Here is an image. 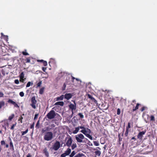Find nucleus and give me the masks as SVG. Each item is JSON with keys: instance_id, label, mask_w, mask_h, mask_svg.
<instances>
[{"instance_id": "obj_1", "label": "nucleus", "mask_w": 157, "mask_h": 157, "mask_svg": "<svg viewBox=\"0 0 157 157\" xmlns=\"http://www.w3.org/2000/svg\"><path fill=\"white\" fill-rule=\"evenodd\" d=\"M79 128L82 129L80 131V132L83 133L86 136L89 138L90 140H93V137L90 135L91 132L90 130L88 128H85L84 126H79Z\"/></svg>"}, {"instance_id": "obj_2", "label": "nucleus", "mask_w": 157, "mask_h": 157, "mask_svg": "<svg viewBox=\"0 0 157 157\" xmlns=\"http://www.w3.org/2000/svg\"><path fill=\"white\" fill-rule=\"evenodd\" d=\"M53 138V133L51 132H48L44 133V139L46 141L51 140Z\"/></svg>"}, {"instance_id": "obj_3", "label": "nucleus", "mask_w": 157, "mask_h": 157, "mask_svg": "<svg viewBox=\"0 0 157 157\" xmlns=\"http://www.w3.org/2000/svg\"><path fill=\"white\" fill-rule=\"evenodd\" d=\"M74 102V104L72 103H70L69 104V109H71V110L72 114L71 115L70 117H72L74 113L76 112V104L75 103V101H72Z\"/></svg>"}, {"instance_id": "obj_4", "label": "nucleus", "mask_w": 157, "mask_h": 157, "mask_svg": "<svg viewBox=\"0 0 157 157\" xmlns=\"http://www.w3.org/2000/svg\"><path fill=\"white\" fill-rule=\"evenodd\" d=\"M75 138L77 142L79 143L83 142L82 140L85 138L84 136L81 133L78 134L75 136Z\"/></svg>"}, {"instance_id": "obj_5", "label": "nucleus", "mask_w": 157, "mask_h": 157, "mask_svg": "<svg viewBox=\"0 0 157 157\" xmlns=\"http://www.w3.org/2000/svg\"><path fill=\"white\" fill-rule=\"evenodd\" d=\"M56 116L55 112L53 110H52L47 114V117L48 119H52L54 118Z\"/></svg>"}, {"instance_id": "obj_6", "label": "nucleus", "mask_w": 157, "mask_h": 157, "mask_svg": "<svg viewBox=\"0 0 157 157\" xmlns=\"http://www.w3.org/2000/svg\"><path fill=\"white\" fill-rule=\"evenodd\" d=\"M71 76V82L72 84L75 86H77L78 83H77L76 82H81V80L77 78H75L74 77Z\"/></svg>"}, {"instance_id": "obj_7", "label": "nucleus", "mask_w": 157, "mask_h": 157, "mask_svg": "<svg viewBox=\"0 0 157 157\" xmlns=\"http://www.w3.org/2000/svg\"><path fill=\"white\" fill-rule=\"evenodd\" d=\"M31 103L30 104L31 106L34 109H35L36 108V103L37 101L35 99V97H33L31 99Z\"/></svg>"}, {"instance_id": "obj_8", "label": "nucleus", "mask_w": 157, "mask_h": 157, "mask_svg": "<svg viewBox=\"0 0 157 157\" xmlns=\"http://www.w3.org/2000/svg\"><path fill=\"white\" fill-rule=\"evenodd\" d=\"M60 144L58 141H56L53 146V149L55 151H57L60 147Z\"/></svg>"}, {"instance_id": "obj_9", "label": "nucleus", "mask_w": 157, "mask_h": 157, "mask_svg": "<svg viewBox=\"0 0 157 157\" xmlns=\"http://www.w3.org/2000/svg\"><path fill=\"white\" fill-rule=\"evenodd\" d=\"M146 132V131L145 130L144 131L140 132H139L137 136V138L140 140H142L143 139V135L145 134Z\"/></svg>"}, {"instance_id": "obj_10", "label": "nucleus", "mask_w": 157, "mask_h": 157, "mask_svg": "<svg viewBox=\"0 0 157 157\" xmlns=\"http://www.w3.org/2000/svg\"><path fill=\"white\" fill-rule=\"evenodd\" d=\"M147 120H145V122L146 123H148V119L149 118H150V121H154L155 120V118L154 116L153 115H151L150 117L149 115H147Z\"/></svg>"}, {"instance_id": "obj_11", "label": "nucleus", "mask_w": 157, "mask_h": 157, "mask_svg": "<svg viewBox=\"0 0 157 157\" xmlns=\"http://www.w3.org/2000/svg\"><path fill=\"white\" fill-rule=\"evenodd\" d=\"M52 129V128L48 127H46L42 129L41 131V133L43 134L45 132H48L49 131H50Z\"/></svg>"}, {"instance_id": "obj_12", "label": "nucleus", "mask_w": 157, "mask_h": 157, "mask_svg": "<svg viewBox=\"0 0 157 157\" xmlns=\"http://www.w3.org/2000/svg\"><path fill=\"white\" fill-rule=\"evenodd\" d=\"M8 102L9 103L11 104H12L14 105V107L16 108H18L19 107V105L17 104L15 101H13L12 100L9 99L8 101Z\"/></svg>"}, {"instance_id": "obj_13", "label": "nucleus", "mask_w": 157, "mask_h": 157, "mask_svg": "<svg viewBox=\"0 0 157 157\" xmlns=\"http://www.w3.org/2000/svg\"><path fill=\"white\" fill-rule=\"evenodd\" d=\"M43 153L47 157H48L49 156V153L48 151V149L46 147L44 148L43 150Z\"/></svg>"}, {"instance_id": "obj_14", "label": "nucleus", "mask_w": 157, "mask_h": 157, "mask_svg": "<svg viewBox=\"0 0 157 157\" xmlns=\"http://www.w3.org/2000/svg\"><path fill=\"white\" fill-rule=\"evenodd\" d=\"M88 97L90 99L94 102L96 104H97V101L91 95L88 94L87 95Z\"/></svg>"}, {"instance_id": "obj_15", "label": "nucleus", "mask_w": 157, "mask_h": 157, "mask_svg": "<svg viewBox=\"0 0 157 157\" xmlns=\"http://www.w3.org/2000/svg\"><path fill=\"white\" fill-rule=\"evenodd\" d=\"M9 140H10V149H12L13 151H14V146L13 144V143L12 142L11 139V138H10Z\"/></svg>"}, {"instance_id": "obj_16", "label": "nucleus", "mask_w": 157, "mask_h": 157, "mask_svg": "<svg viewBox=\"0 0 157 157\" xmlns=\"http://www.w3.org/2000/svg\"><path fill=\"white\" fill-rule=\"evenodd\" d=\"M69 155V148H67V151H66V152L62 154L61 155V157H65L67 155Z\"/></svg>"}, {"instance_id": "obj_17", "label": "nucleus", "mask_w": 157, "mask_h": 157, "mask_svg": "<svg viewBox=\"0 0 157 157\" xmlns=\"http://www.w3.org/2000/svg\"><path fill=\"white\" fill-rule=\"evenodd\" d=\"M64 95H62L60 97H58L55 98V100L56 101H58L59 100H62L64 98Z\"/></svg>"}, {"instance_id": "obj_18", "label": "nucleus", "mask_w": 157, "mask_h": 157, "mask_svg": "<svg viewBox=\"0 0 157 157\" xmlns=\"http://www.w3.org/2000/svg\"><path fill=\"white\" fill-rule=\"evenodd\" d=\"M64 102L63 101H58L56 102L55 104V105H60L62 106H63Z\"/></svg>"}, {"instance_id": "obj_19", "label": "nucleus", "mask_w": 157, "mask_h": 157, "mask_svg": "<svg viewBox=\"0 0 157 157\" xmlns=\"http://www.w3.org/2000/svg\"><path fill=\"white\" fill-rule=\"evenodd\" d=\"M140 105V104H139L138 103H137L136 104V107L135 108H133V109L132 110V111L134 112V111L136 110L137 109H138L139 106Z\"/></svg>"}, {"instance_id": "obj_20", "label": "nucleus", "mask_w": 157, "mask_h": 157, "mask_svg": "<svg viewBox=\"0 0 157 157\" xmlns=\"http://www.w3.org/2000/svg\"><path fill=\"white\" fill-rule=\"evenodd\" d=\"M79 130V129L78 127H76L75 128V130L73 131L72 132L74 134H76L78 132Z\"/></svg>"}, {"instance_id": "obj_21", "label": "nucleus", "mask_w": 157, "mask_h": 157, "mask_svg": "<svg viewBox=\"0 0 157 157\" xmlns=\"http://www.w3.org/2000/svg\"><path fill=\"white\" fill-rule=\"evenodd\" d=\"M44 87H43L41 88V89H40L39 90V94H43V93H44Z\"/></svg>"}, {"instance_id": "obj_22", "label": "nucleus", "mask_w": 157, "mask_h": 157, "mask_svg": "<svg viewBox=\"0 0 157 157\" xmlns=\"http://www.w3.org/2000/svg\"><path fill=\"white\" fill-rule=\"evenodd\" d=\"M95 153L96 155H98V156H100L101 154V151L98 150L95 151Z\"/></svg>"}, {"instance_id": "obj_23", "label": "nucleus", "mask_w": 157, "mask_h": 157, "mask_svg": "<svg viewBox=\"0 0 157 157\" xmlns=\"http://www.w3.org/2000/svg\"><path fill=\"white\" fill-rule=\"evenodd\" d=\"M14 115L13 114H12L11 115L9 116L8 118V120L11 121L12 120V119L14 117Z\"/></svg>"}, {"instance_id": "obj_24", "label": "nucleus", "mask_w": 157, "mask_h": 157, "mask_svg": "<svg viewBox=\"0 0 157 157\" xmlns=\"http://www.w3.org/2000/svg\"><path fill=\"white\" fill-rule=\"evenodd\" d=\"M22 53L23 55L24 56H27L29 55V54L26 52V50H25V51H22Z\"/></svg>"}, {"instance_id": "obj_25", "label": "nucleus", "mask_w": 157, "mask_h": 157, "mask_svg": "<svg viewBox=\"0 0 157 157\" xmlns=\"http://www.w3.org/2000/svg\"><path fill=\"white\" fill-rule=\"evenodd\" d=\"M28 131V129H27L25 131L22 132L21 133H22L21 136H24L25 134H26L27 133Z\"/></svg>"}, {"instance_id": "obj_26", "label": "nucleus", "mask_w": 157, "mask_h": 157, "mask_svg": "<svg viewBox=\"0 0 157 157\" xmlns=\"http://www.w3.org/2000/svg\"><path fill=\"white\" fill-rule=\"evenodd\" d=\"M74 157H86L84 156V155L82 154H78L75 155Z\"/></svg>"}, {"instance_id": "obj_27", "label": "nucleus", "mask_w": 157, "mask_h": 157, "mask_svg": "<svg viewBox=\"0 0 157 157\" xmlns=\"http://www.w3.org/2000/svg\"><path fill=\"white\" fill-rule=\"evenodd\" d=\"M77 147V145L76 143L73 144L71 146V149L73 150L74 149Z\"/></svg>"}, {"instance_id": "obj_28", "label": "nucleus", "mask_w": 157, "mask_h": 157, "mask_svg": "<svg viewBox=\"0 0 157 157\" xmlns=\"http://www.w3.org/2000/svg\"><path fill=\"white\" fill-rule=\"evenodd\" d=\"M76 152L75 151H73L70 155H69V156L70 157H73L75 154Z\"/></svg>"}, {"instance_id": "obj_29", "label": "nucleus", "mask_w": 157, "mask_h": 157, "mask_svg": "<svg viewBox=\"0 0 157 157\" xmlns=\"http://www.w3.org/2000/svg\"><path fill=\"white\" fill-rule=\"evenodd\" d=\"M93 143L96 146H98L99 145V144L98 141H94Z\"/></svg>"}, {"instance_id": "obj_30", "label": "nucleus", "mask_w": 157, "mask_h": 157, "mask_svg": "<svg viewBox=\"0 0 157 157\" xmlns=\"http://www.w3.org/2000/svg\"><path fill=\"white\" fill-rule=\"evenodd\" d=\"M118 142H121L122 141V138L120 134H119L118 135Z\"/></svg>"}, {"instance_id": "obj_31", "label": "nucleus", "mask_w": 157, "mask_h": 157, "mask_svg": "<svg viewBox=\"0 0 157 157\" xmlns=\"http://www.w3.org/2000/svg\"><path fill=\"white\" fill-rule=\"evenodd\" d=\"M24 74L23 72H22L19 75V78H24Z\"/></svg>"}, {"instance_id": "obj_32", "label": "nucleus", "mask_w": 157, "mask_h": 157, "mask_svg": "<svg viewBox=\"0 0 157 157\" xmlns=\"http://www.w3.org/2000/svg\"><path fill=\"white\" fill-rule=\"evenodd\" d=\"M25 61H26L25 62L26 63H30V57H27L26 58V59L25 60Z\"/></svg>"}, {"instance_id": "obj_33", "label": "nucleus", "mask_w": 157, "mask_h": 157, "mask_svg": "<svg viewBox=\"0 0 157 157\" xmlns=\"http://www.w3.org/2000/svg\"><path fill=\"white\" fill-rule=\"evenodd\" d=\"M64 97L67 100H69V93L66 94L64 96Z\"/></svg>"}, {"instance_id": "obj_34", "label": "nucleus", "mask_w": 157, "mask_h": 157, "mask_svg": "<svg viewBox=\"0 0 157 157\" xmlns=\"http://www.w3.org/2000/svg\"><path fill=\"white\" fill-rule=\"evenodd\" d=\"M128 130H128V128L127 129H126L125 132V134H124V135L126 137L128 136Z\"/></svg>"}, {"instance_id": "obj_35", "label": "nucleus", "mask_w": 157, "mask_h": 157, "mask_svg": "<svg viewBox=\"0 0 157 157\" xmlns=\"http://www.w3.org/2000/svg\"><path fill=\"white\" fill-rule=\"evenodd\" d=\"M42 84V81H40L37 84V86L36 88L38 87H40Z\"/></svg>"}, {"instance_id": "obj_36", "label": "nucleus", "mask_w": 157, "mask_h": 157, "mask_svg": "<svg viewBox=\"0 0 157 157\" xmlns=\"http://www.w3.org/2000/svg\"><path fill=\"white\" fill-rule=\"evenodd\" d=\"M78 115L82 119L84 118V115L82 113H78Z\"/></svg>"}, {"instance_id": "obj_37", "label": "nucleus", "mask_w": 157, "mask_h": 157, "mask_svg": "<svg viewBox=\"0 0 157 157\" xmlns=\"http://www.w3.org/2000/svg\"><path fill=\"white\" fill-rule=\"evenodd\" d=\"M25 79V78H20V81L21 82H24Z\"/></svg>"}, {"instance_id": "obj_38", "label": "nucleus", "mask_w": 157, "mask_h": 157, "mask_svg": "<svg viewBox=\"0 0 157 157\" xmlns=\"http://www.w3.org/2000/svg\"><path fill=\"white\" fill-rule=\"evenodd\" d=\"M36 127L37 128H39V121L37 122L36 125Z\"/></svg>"}, {"instance_id": "obj_39", "label": "nucleus", "mask_w": 157, "mask_h": 157, "mask_svg": "<svg viewBox=\"0 0 157 157\" xmlns=\"http://www.w3.org/2000/svg\"><path fill=\"white\" fill-rule=\"evenodd\" d=\"M23 119V117H22V116H21L20 117L18 120L19 121H20L21 122V123H22V119Z\"/></svg>"}, {"instance_id": "obj_40", "label": "nucleus", "mask_w": 157, "mask_h": 157, "mask_svg": "<svg viewBox=\"0 0 157 157\" xmlns=\"http://www.w3.org/2000/svg\"><path fill=\"white\" fill-rule=\"evenodd\" d=\"M16 123L15 124H13V125L11 126L10 129L11 130H13L14 129V127L16 125Z\"/></svg>"}, {"instance_id": "obj_41", "label": "nucleus", "mask_w": 157, "mask_h": 157, "mask_svg": "<svg viewBox=\"0 0 157 157\" xmlns=\"http://www.w3.org/2000/svg\"><path fill=\"white\" fill-rule=\"evenodd\" d=\"M131 128V124L130 123L128 122V126L126 128V129H127L129 130V128Z\"/></svg>"}, {"instance_id": "obj_42", "label": "nucleus", "mask_w": 157, "mask_h": 157, "mask_svg": "<svg viewBox=\"0 0 157 157\" xmlns=\"http://www.w3.org/2000/svg\"><path fill=\"white\" fill-rule=\"evenodd\" d=\"M19 95L21 97H23L24 96V94L23 92H21L20 93Z\"/></svg>"}, {"instance_id": "obj_43", "label": "nucleus", "mask_w": 157, "mask_h": 157, "mask_svg": "<svg viewBox=\"0 0 157 157\" xmlns=\"http://www.w3.org/2000/svg\"><path fill=\"white\" fill-rule=\"evenodd\" d=\"M43 65L44 66H46L47 65H48V64H47V62L46 61H44V62H43Z\"/></svg>"}, {"instance_id": "obj_44", "label": "nucleus", "mask_w": 157, "mask_h": 157, "mask_svg": "<svg viewBox=\"0 0 157 157\" xmlns=\"http://www.w3.org/2000/svg\"><path fill=\"white\" fill-rule=\"evenodd\" d=\"M1 145H5L6 144L4 140H2L1 141Z\"/></svg>"}, {"instance_id": "obj_45", "label": "nucleus", "mask_w": 157, "mask_h": 157, "mask_svg": "<svg viewBox=\"0 0 157 157\" xmlns=\"http://www.w3.org/2000/svg\"><path fill=\"white\" fill-rule=\"evenodd\" d=\"M31 84V82H28L26 85V87H29L30 86Z\"/></svg>"}, {"instance_id": "obj_46", "label": "nucleus", "mask_w": 157, "mask_h": 157, "mask_svg": "<svg viewBox=\"0 0 157 157\" xmlns=\"http://www.w3.org/2000/svg\"><path fill=\"white\" fill-rule=\"evenodd\" d=\"M146 107L145 106L143 107L140 109V111L142 112L144 110H145L146 109Z\"/></svg>"}, {"instance_id": "obj_47", "label": "nucleus", "mask_w": 157, "mask_h": 157, "mask_svg": "<svg viewBox=\"0 0 157 157\" xmlns=\"http://www.w3.org/2000/svg\"><path fill=\"white\" fill-rule=\"evenodd\" d=\"M121 113V110L120 109L118 108L117 109V115L120 114Z\"/></svg>"}, {"instance_id": "obj_48", "label": "nucleus", "mask_w": 157, "mask_h": 157, "mask_svg": "<svg viewBox=\"0 0 157 157\" xmlns=\"http://www.w3.org/2000/svg\"><path fill=\"white\" fill-rule=\"evenodd\" d=\"M14 82L16 84H18L19 83V80L18 79H15L14 80Z\"/></svg>"}, {"instance_id": "obj_49", "label": "nucleus", "mask_w": 157, "mask_h": 157, "mask_svg": "<svg viewBox=\"0 0 157 157\" xmlns=\"http://www.w3.org/2000/svg\"><path fill=\"white\" fill-rule=\"evenodd\" d=\"M35 123L33 122L32 124L31 125L30 128L33 129L34 128Z\"/></svg>"}, {"instance_id": "obj_50", "label": "nucleus", "mask_w": 157, "mask_h": 157, "mask_svg": "<svg viewBox=\"0 0 157 157\" xmlns=\"http://www.w3.org/2000/svg\"><path fill=\"white\" fill-rule=\"evenodd\" d=\"M38 115V114H35L34 117V120H35L37 118Z\"/></svg>"}, {"instance_id": "obj_51", "label": "nucleus", "mask_w": 157, "mask_h": 157, "mask_svg": "<svg viewBox=\"0 0 157 157\" xmlns=\"http://www.w3.org/2000/svg\"><path fill=\"white\" fill-rule=\"evenodd\" d=\"M4 94L1 92L0 91V98L2 97L3 96Z\"/></svg>"}, {"instance_id": "obj_52", "label": "nucleus", "mask_w": 157, "mask_h": 157, "mask_svg": "<svg viewBox=\"0 0 157 157\" xmlns=\"http://www.w3.org/2000/svg\"><path fill=\"white\" fill-rule=\"evenodd\" d=\"M44 60H43V59H41V60H40V59H37V61L38 62H42V63H43V62H44Z\"/></svg>"}, {"instance_id": "obj_53", "label": "nucleus", "mask_w": 157, "mask_h": 157, "mask_svg": "<svg viewBox=\"0 0 157 157\" xmlns=\"http://www.w3.org/2000/svg\"><path fill=\"white\" fill-rule=\"evenodd\" d=\"M69 142H71L70 143H69V147L71 145V138L69 136Z\"/></svg>"}, {"instance_id": "obj_54", "label": "nucleus", "mask_w": 157, "mask_h": 157, "mask_svg": "<svg viewBox=\"0 0 157 157\" xmlns=\"http://www.w3.org/2000/svg\"><path fill=\"white\" fill-rule=\"evenodd\" d=\"M46 69V67H43L42 68V70L44 72H45Z\"/></svg>"}, {"instance_id": "obj_55", "label": "nucleus", "mask_w": 157, "mask_h": 157, "mask_svg": "<svg viewBox=\"0 0 157 157\" xmlns=\"http://www.w3.org/2000/svg\"><path fill=\"white\" fill-rule=\"evenodd\" d=\"M66 144L67 146H69V139L67 140Z\"/></svg>"}, {"instance_id": "obj_56", "label": "nucleus", "mask_w": 157, "mask_h": 157, "mask_svg": "<svg viewBox=\"0 0 157 157\" xmlns=\"http://www.w3.org/2000/svg\"><path fill=\"white\" fill-rule=\"evenodd\" d=\"M27 157H31V155L30 153H28L27 155Z\"/></svg>"}, {"instance_id": "obj_57", "label": "nucleus", "mask_w": 157, "mask_h": 157, "mask_svg": "<svg viewBox=\"0 0 157 157\" xmlns=\"http://www.w3.org/2000/svg\"><path fill=\"white\" fill-rule=\"evenodd\" d=\"M72 95L71 94L69 93V99L72 97Z\"/></svg>"}, {"instance_id": "obj_58", "label": "nucleus", "mask_w": 157, "mask_h": 157, "mask_svg": "<svg viewBox=\"0 0 157 157\" xmlns=\"http://www.w3.org/2000/svg\"><path fill=\"white\" fill-rule=\"evenodd\" d=\"M131 140H134V141H135L136 140V139L135 138V137H133L132 138Z\"/></svg>"}, {"instance_id": "obj_59", "label": "nucleus", "mask_w": 157, "mask_h": 157, "mask_svg": "<svg viewBox=\"0 0 157 157\" xmlns=\"http://www.w3.org/2000/svg\"><path fill=\"white\" fill-rule=\"evenodd\" d=\"M6 148H8L9 147V145L8 144H6Z\"/></svg>"}, {"instance_id": "obj_60", "label": "nucleus", "mask_w": 157, "mask_h": 157, "mask_svg": "<svg viewBox=\"0 0 157 157\" xmlns=\"http://www.w3.org/2000/svg\"><path fill=\"white\" fill-rule=\"evenodd\" d=\"M89 145L90 146H92L93 145V144L92 143H91L90 144H89Z\"/></svg>"}, {"instance_id": "obj_61", "label": "nucleus", "mask_w": 157, "mask_h": 157, "mask_svg": "<svg viewBox=\"0 0 157 157\" xmlns=\"http://www.w3.org/2000/svg\"><path fill=\"white\" fill-rule=\"evenodd\" d=\"M136 100H133L132 101V102H136Z\"/></svg>"}, {"instance_id": "obj_62", "label": "nucleus", "mask_w": 157, "mask_h": 157, "mask_svg": "<svg viewBox=\"0 0 157 157\" xmlns=\"http://www.w3.org/2000/svg\"><path fill=\"white\" fill-rule=\"evenodd\" d=\"M71 149H69V154L71 153Z\"/></svg>"}, {"instance_id": "obj_63", "label": "nucleus", "mask_w": 157, "mask_h": 157, "mask_svg": "<svg viewBox=\"0 0 157 157\" xmlns=\"http://www.w3.org/2000/svg\"><path fill=\"white\" fill-rule=\"evenodd\" d=\"M119 142V144L120 145H121V142Z\"/></svg>"}, {"instance_id": "obj_64", "label": "nucleus", "mask_w": 157, "mask_h": 157, "mask_svg": "<svg viewBox=\"0 0 157 157\" xmlns=\"http://www.w3.org/2000/svg\"><path fill=\"white\" fill-rule=\"evenodd\" d=\"M63 86H64V87H65H65H66V85H65V84H64L63 85Z\"/></svg>"}]
</instances>
